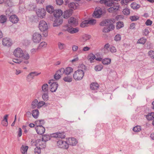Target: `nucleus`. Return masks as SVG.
Instances as JSON below:
<instances>
[{
	"mask_svg": "<svg viewBox=\"0 0 154 154\" xmlns=\"http://www.w3.org/2000/svg\"><path fill=\"white\" fill-rule=\"evenodd\" d=\"M38 28L40 30L43 32L44 36L45 37H47L48 35L47 31L48 26L46 22L44 20L40 21L39 23Z\"/></svg>",
	"mask_w": 154,
	"mask_h": 154,
	"instance_id": "obj_1",
	"label": "nucleus"
},
{
	"mask_svg": "<svg viewBox=\"0 0 154 154\" xmlns=\"http://www.w3.org/2000/svg\"><path fill=\"white\" fill-rule=\"evenodd\" d=\"M84 75V72L83 70L78 69L75 71L73 74V78L75 80H82Z\"/></svg>",
	"mask_w": 154,
	"mask_h": 154,
	"instance_id": "obj_2",
	"label": "nucleus"
},
{
	"mask_svg": "<svg viewBox=\"0 0 154 154\" xmlns=\"http://www.w3.org/2000/svg\"><path fill=\"white\" fill-rule=\"evenodd\" d=\"M42 38L41 34L39 32H35L32 35V40L34 43L38 44L40 42Z\"/></svg>",
	"mask_w": 154,
	"mask_h": 154,
	"instance_id": "obj_3",
	"label": "nucleus"
},
{
	"mask_svg": "<svg viewBox=\"0 0 154 154\" xmlns=\"http://www.w3.org/2000/svg\"><path fill=\"white\" fill-rule=\"evenodd\" d=\"M41 73V72H33L29 73L26 77V80L27 82H30L34 79L35 76H37Z\"/></svg>",
	"mask_w": 154,
	"mask_h": 154,
	"instance_id": "obj_4",
	"label": "nucleus"
},
{
	"mask_svg": "<svg viewBox=\"0 0 154 154\" xmlns=\"http://www.w3.org/2000/svg\"><path fill=\"white\" fill-rule=\"evenodd\" d=\"M57 145L60 148L64 149H67L69 147V144L67 141L60 140L57 142Z\"/></svg>",
	"mask_w": 154,
	"mask_h": 154,
	"instance_id": "obj_5",
	"label": "nucleus"
},
{
	"mask_svg": "<svg viewBox=\"0 0 154 154\" xmlns=\"http://www.w3.org/2000/svg\"><path fill=\"white\" fill-rule=\"evenodd\" d=\"M64 30L67 31L71 34H74L78 32L79 31L78 28H74L68 26H64Z\"/></svg>",
	"mask_w": 154,
	"mask_h": 154,
	"instance_id": "obj_6",
	"label": "nucleus"
},
{
	"mask_svg": "<svg viewBox=\"0 0 154 154\" xmlns=\"http://www.w3.org/2000/svg\"><path fill=\"white\" fill-rule=\"evenodd\" d=\"M35 145L42 149L45 148L46 147V142L42 139L37 140L35 141Z\"/></svg>",
	"mask_w": 154,
	"mask_h": 154,
	"instance_id": "obj_7",
	"label": "nucleus"
},
{
	"mask_svg": "<svg viewBox=\"0 0 154 154\" xmlns=\"http://www.w3.org/2000/svg\"><path fill=\"white\" fill-rule=\"evenodd\" d=\"M112 7H110L108 9L107 11L109 13H113L118 11L120 8V6L118 3H115L113 4Z\"/></svg>",
	"mask_w": 154,
	"mask_h": 154,
	"instance_id": "obj_8",
	"label": "nucleus"
},
{
	"mask_svg": "<svg viewBox=\"0 0 154 154\" xmlns=\"http://www.w3.org/2000/svg\"><path fill=\"white\" fill-rule=\"evenodd\" d=\"M23 54V52L22 50L20 48H16L13 52L14 55L17 57H22Z\"/></svg>",
	"mask_w": 154,
	"mask_h": 154,
	"instance_id": "obj_9",
	"label": "nucleus"
},
{
	"mask_svg": "<svg viewBox=\"0 0 154 154\" xmlns=\"http://www.w3.org/2000/svg\"><path fill=\"white\" fill-rule=\"evenodd\" d=\"M53 81V80H51L49 82V83L51 84L50 86V90L52 92H55L58 86L57 83L54 82Z\"/></svg>",
	"mask_w": 154,
	"mask_h": 154,
	"instance_id": "obj_10",
	"label": "nucleus"
},
{
	"mask_svg": "<svg viewBox=\"0 0 154 154\" xmlns=\"http://www.w3.org/2000/svg\"><path fill=\"white\" fill-rule=\"evenodd\" d=\"M102 14V11L101 8L97 7L95 8L93 16L95 18L100 17Z\"/></svg>",
	"mask_w": 154,
	"mask_h": 154,
	"instance_id": "obj_11",
	"label": "nucleus"
},
{
	"mask_svg": "<svg viewBox=\"0 0 154 154\" xmlns=\"http://www.w3.org/2000/svg\"><path fill=\"white\" fill-rule=\"evenodd\" d=\"M46 11L44 8L38 9L36 12L38 17L41 18H43L46 14Z\"/></svg>",
	"mask_w": 154,
	"mask_h": 154,
	"instance_id": "obj_12",
	"label": "nucleus"
},
{
	"mask_svg": "<svg viewBox=\"0 0 154 154\" xmlns=\"http://www.w3.org/2000/svg\"><path fill=\"white\" fill-rule=\"evenodd\" d=\"M35 129L37 134L40 135L43 134L45 131V128L42 125L37 126Z\"/></svg>",
	"mask_w": 154,
	"mask_h": 154,
	"instance_id": "obj_13",
	"label": "nucleus"
},
{
	"mask_svg": "<svg viewBox=\"0 0 154 154\" xmlns=\"http://www.w3.org/2000/svg\"><path fill=\"white\" fill-rule=\"evenodd\" d=\"M3 45L6 46H11L12 45L11 40L8 38H5L3 39L2 40Z\"/></svg>",
	"mask_w": 154,
	"mask_h": 154,
	"instance_id": "obj_14",
	"label": "nucleus"
},
{
	"mask_svg": "<svg viewBox=\"0 0 154 154\" xmlns=\"http://www.w3.org/2000/svg\"><path fill=\"white\" fill-rule=\"evenodd\" d=\"M47 45V43L45 42H41L39 45L37 49H32L31 50L32 52H36V51L38 49H41L43 48H45Z\"/></svg>",
	"mask_w": 154,
	"mask_h": 154,
	"instance_id": "obj_15",
	"label": "nucleus"
},
{
	"mask_svg": "<svg viewBox=\"0 0 154 154\" xmlns=\"http://www.w3.org/2000/svg\"><path fill=\"white\" fill-rule=\"evenodd\" d=\"M73 11L71 9H69L64 11L63 14V16L64 18L67 19L72 15Z\"/></svg>",
	"mask_w": 154,
	"mask_h": 154,
	"instance_id": "obj_16",
	"label": "nucleus"
},
{
	"mask_svg": "<svg viewBox=\"0 0 154 154\" xmlns=\"http://www.w3.org/2000/svg\"><path fill=\"white\" fill-rule=\"evenodd\" d=\"M100 2L101 3H104L106 6L111 7L114 4L113 0H100Z\"/></svg>",
	"mask_w": 154,
	"mask_h": 154,
	"instance_id": "obj_17",
	"label": "nucleus"
},
{
	"mask_svg": "<svg viewBox=\"0 0 154 154\" xmlns=\"http://www.w3.org/2000/svg\"><path fill=\"white\" fill-rule=\"evenodd\" d=\"M63 20L61 18H57L54 21L53 26L54 27L58 26L62 24Z\"/></svg>",
	"mask_w": 154,
	"mask_h": 154,
	"instance_id": "obj_18",
	"label": "nucleus"
},
{
	"mask_svg": "<svg viewBox=\"0 0 154 154\" xmlns=\"http://www.w3.org/2000/svg\"><path fill=\"white\" fill-rule=\"evenodd\" d=\"M51 136L55 137H59L62 139L64 138L65 137L64 133L63 132H57L51 134Z\"/></svg>",
	"mask_w": 154,
	"mask_h": 154,
	"instance_id": "obj_19",
	"label": "nucleus"
},
{
	"mask_svg": "<svg viewBox=\"0 0 154 154\" xmlns=\"http://www.w3.org/2000/svg\"><path fill=\"white\" fill-rule=\"evenodd\" d=\"M107 21V26L110 28L111 27L113 26V29L115 28V26L113 24L115 22V20L113 19H110L106 20Z\"/></svg>",
	"mask_w": 154,
	"mask_h": 154,
	"instance_id": "obj_20",
	"label": "nucleus"
},
{
	"mask_svg": "<svg viewBox=\"0 0 154 154\" xmlns=\"http://www.w3.org/2000/svg\"><path fill=\"white\" fill-rule=\"evenodd\" d=\"M23 58L24 60L23 62L26 64H27L29 63V60L30 58V56L28 53H23Z\"/></svg>",
	"mask_w": 154,
	"mask_h": 154,
	"instance_id": "obj_21",
	"label": "nucleus"
},
{
	"mask_svg": "<svg viewBox=\"0 0 154 154\" xmlns=\"http://www.w3.org/2000/svg\"><path fill=\"white\" fill-rule=\"evenodd\" d=\"M9 20L13 23H16L19 21V19L16 15H13L10 17Z\"/></svg>",
	"mask_w": 154,
	"mask_h": 154,
	"instance_id": "obj_22",
	"label": "nucleus"
},
{
	"mask_svg": "<svg viewBox=\"0 0 154 154\" xmlns=\"http://www.w3.org/2000/svg\"><path fill=\"white\" fill-rule=\"evenodd\" d=\"M53 14L56 18H60V17L63 14V11L60 9H56L54 10Z\"/></svg>",
	"mask_w": 154,
	"mask_h": 154,
	"instance_id": "obj_23",
	"label": "nucleus"
},
{
	"mask_svg": "<svg viewBox=\"0 0 154 154\" xmlns=\"http://www.w3.org/2000/svg\"><path fill=\"white\" fill-rule=\"evenodd\" d=\"M67 142L69 143V145L75 146L77 143V141L74 138H69L67 139Z\"/></svg>",
	"mask_w": 154,
	"mask_h": 154,
	"instance_id": "obj_24",
	"label": "nucleus"
},
{
	"mask_svg": "<svg viewBox=\"0 0 154 154\" xmlns=\"http://www.w3.org/2000/svg\"><path fill=\"white\" fill-rule=\"evenodd\" d=\"M91 38V36L87 34L84 35L80 38V40L82 42H85Z\"/></svg>",
	"mask_w": 154,
	"mask_h": 154,
	"instance_id": "obj_25",
	"label": "nucleus"
},
{
	"mask_svg": "<svg viewBox=\"0 0 154 154\" xmlns=\"http://www.w3.org/2000/svg\"><path fill=\"white\" fill-rule=\"evenodd\" d=\"M68 23L74 26H77L78 24L77 21L73 17H71L68 20Z\"/></svg>",
	"mask_w": 154,
	"mask_h": 154,
	"instance_id": "obj_26",
	"label": "nucleus"
},
{
	"mask_svg": "<svg viewBox=\"0 0 154 154\" xmlns=\"http://www.w3.org/2000/svg\"><path fill=\"white\" fill-rule=\"evenodd\" d=\"M68 6L69 8L74 10L77 9L79 8L78 4L76 2H71L69 4Z\"/></svg>",
	"mask_w": 154,
	"mask_h": 154,
	"instance_id": "obj_27",
	"label": "nucleus"
},
{
	"mask_svg": "<svg viewBox=\"0 0 154 154\" xmlns=\"http://www.w3.org/2000/svg\"><path fill=\"white\" fill-rule=\"evenodd\" d=\"M64 73L66 75H69L73 72V69L70 67H67L64 69Z\"/></svg>",
	"mask_w": 154,
	"mask_h": 154,
	"instance_id": "obj_28",
	"label": "nucleus"
},
{
	"mask_svg": "<svg viewBox=\"0 0 154 154\" xmlns=\"http://www.w3.org/2000/svg\"><path fill=\"white\" fill-rule=\"evenodd\" d=\"M46 9L47 11L50 14L54 13V11L53 7L51 5L47 6L46 7Z\"/></svg>",
	"mask_w": 154,
	"mask_h": 154,
	"instance_id": "obj_29",
	"label": "nucleus"
},
{
	"mask_svg": "<svg viewBox=\"0 0 154 154\" xmlns=\"http://www.w3.org/2000/svg\"><path fill=\"white\" fill-rule=\"evenodd\" d=\"M32 114L33 117L35 118L36 119L38 116L39 114V111L37 109H34L32 111Z\"/></svg>",
	"mask_w": 154,
	"mask_h": 154,
	"instance_id": "obj_30",
	"label": "nucleus"
},
{
	"mask_svg": "<svg viewBox=\"0 0 154 154\" xmlns=\"http://www.w3.org/2000/svg\"><path fill=\"white\" fill-rule=\"evenodd\" d=\"M90 87L91 90H95L98 88L99 85L96 82H93L91 84Z\"/></svg>",
	"mask_w": 154,
	"mask_h": 154,
	"instance_id": "obj_31",
	"label": "nucleus"
},
{
	"mask_svg": "<svg viewBox=\"0 0 154 154\" xmlns=\"http://www.w3.org/2000/svg\"><path fill=\"white\" fill-rule=\"evenodd\" d=\"M28 146H25L22 145L21 148V152L23 154H25L27 153Z\"/></svg>",
	"mask_w": 154,
	"mask_h": 154,
	"instance_id": "obj_32",
	"label": "nucleus"
},
{
	"mask_svg": "<svg viewBox=\"0 0 154 154\" xmlns=\"http://www.w3.org/2000/svg\"><path fill=\"white\" fill-rule=\"evenodd\" d=\"M42 91L44 93L48 92V85L47 84H44L42 86Z\"/></svg>",
	"mask_w": 154,
	"mask_h": 154,
	"instance_id": "obj_33",
	"label": "nucleus"
},
{
	"mask_svg": "<svg viewBox=\"0 0 154 154\" xmlns=\"http://www.w3.org/2000/svg\"><path fill=\"white\" fill-rule=\"evenodd\" d=\"M38 100L37 99L34 100L32 102L31 107L33 109L37 108Z\"/></svg>",
	"mask_w": 154,
	"mask_h": 154,
	"instance_id": "obj_34",
	"label": "nucleus"
},
{
	"mask_svg": "<svg viewBox=\"0 0 154 154\" xmlns=\"http://www.w3.org/2000/svg\"><path fill=\"white\" fill-rule=\"evenodd\" d=\"M111 59L109 58H106L102 60V63L104 65H108L110 63Z\"/></svg>",
	"mask_w": 154,
	"mask_h": 154,
	"instance_id": "obj_35",
	"label": "nucleus"
},
{
	"mask_svg": "<svg viewBox=\"0 0 154 154\" xmlns=\"http://www.w3.org/2000/svg\"><path fill=\"white\" fill-rule=\"evenodd\" d=\"M146 119L149 120H152L154 119V112L149 113L146 116Z\"/></svg>",
	"mask_w": 154,
	"mask_h": 154,
	"instance_id": "obj_36",
	"label": "nucleus"
},
{
	"mask_svg": "<svg viewBox=\"0 0 154 154\" xmlns=\"http://www.w3.org/2000/svg\"><path fill=\"white\" fill-rule=\"evenodd\" d=\"M63 79L65 82H71L72 80V77L69 76H65L63 78Z\"/></svg>",
	"mask_w": 154,
	"mask_h": 154,
	"instance_id": "obj_37",
	"label": "nucleus"
},
{
	"mask_svg": "<svg viewBox=\"0 0 154 154\" xmlns=\"http://www.w3.org/2000/svg\"><path fill=\"white\" fill-rule=\"evenodd\" d=\"M113 29L112 26L111 27V28L107 26V27H104L102 29V32L105 33L108 32Z\"/></svg>",
	"mask_w": 154,
	"mask_h": 154,
	"instance_id": "obj_38",
	"label": "nucleus"
},
{
	"mask_svg": "<svg viewBox=\"0 0 154 154\" xmlns=\"http://www.w3.org/2000/svg\"><path fill=\"white\" fill-rule=\"evenodd\" d=\"M131 8L133 9H137L139 8L140 6L139 5L136 3H133L131 4Z\"/></svg>",
	"mask_w": 154,
	"mask_h": 154,
	"instance_id": "obj_39",
	"label": "nucleus"
},
{
	"mask_svg": "<svg viewBox=\"0 0 154 154\" xmlns=\"http://www.w3.org/2000/svg\"><path fill=\"white\" fill-rule=\"evenodd\" d=\"M88 57L89 60H90L91 63H92L93 61L96 58L95 56L92 53L90 54L89 55Z\"/></svg>",
	"mask_w": 154,
	"mask_h": 154,
	"instance_id": "obj_40",
	"label": "nucleus"
},
{
	"mask_svg": "<svg viewBox=\"0 0 154 154\" xmlns=\"http://www.w3.org/2000/svg\"><path fill=\"white\" fill-rule=\"evenodd\" d=\"M146 41V38L143 37L139 39L138 40L137 43L143 45L145 43Z\"/></svg>",
	"mask_w": 154,
	"mask_h": 154,
	"instance_id": "obj_41",
	"label": "nucleus"
},
{
	"mask_svg": "<svg viewBox=\"0 0 154 154\" xmlns=\"http://www.w3.org/2000/svg\"><path fill=\"white\" fill-rule=\"evenodd\" d=\"M50 139V136L47 134H45L42 136V140L46 142L47 141Z\"/></svg>",
	"mask_w": 154,
	"mask_h": 154,
	"instance_id": "obj_42",
	"label": "nucleus"
},
{
	"mask_svg": "<svg viewBox=\"0 0 154 154\" xmlns=\"http://www.w3.org/2000/svg\"><path fill=\"white\" fill-rule=\"evenodd\" d=\"M42 149L39 147L38 146H36V147L34 149V152L35 154H40L41 153V149Z\"/></svg>",
	"mask_w": 154,
	"mask_h": 154,
	"instance_id": "obj_43",
	"label": "nucleus"
},
{
	"mask_svg": "<svg viewBox=\"0 0 154 154\" xmlns=\"http://www.w3.org/2000/svg\"><path fill=\"white\" fill-rule=\"evenodd\" d=\"M7 18L5 16L2 15L0 16V22L4 23L7 21Z\"/></svg>",
	"mask_w": 154,
	"mask_h": 154,
	"instance_id": "obj_44",
	"label": "nucleus"
},
{
	"mask_svg": "<svg viewBox=\"0 0 154 154\" xmlns=\"http://www.w3.org/2000/svg\"><path fill=\"white\" fill-rule=\"evenodd\" d=\"M42 98L45 101H47L48 99V92L43 93L42 95Z\"/></svg>",
	"mask_w": 154,
	"mask_h": 154,
	"instance_id": "obj_45",
	"label": "nucleus"
},
{
	"mask_svg": "<svg viewBox=\"0 0 154 154\" xmlns=\"http://www.w3.org/2000/svg\"><path fill=\"white\" fill-rule=\"evenodd\" d=\"M88 25H94L96 23V20L94 19L88 20Z\"/></svg>",
	"mask_w": 154,
	"mask_h": 154,
	"instance_id": "obj_46",
	"label": "nucleus"
},
{
	"mask_svg": "<svg viewBox=\"0 0 154 154\" xmlns=\"http://www.w3.org/2000/svg\"><path fill=\"white\" fill-rule=\"evenodd\" d=\"M58 47L60 50H62L65 47V45L64 43L59 42L58 43Z\"/></svg>",
	"mask_w": 154,
	"mask_h": 154,
	"instance_id": "obj_47",
	"label": "nucleus"
},
{
	"mask_svg": "<svg viewBox=\"0 0 154 154\" xmlns=\"http://www.w3.org/2000/svg\"><path fill=\"white\" fill-rule=\"evenodd\" d=\"M88 25V20H85L83 21L80 24V26L81 27H84Z\"/></svg>",
	"mask_w": 154,
	"mask_h": 154,
	"instance_id": "obj_48",
	"label": "nucleus"
},
{
	"mask_svg": "<svg viewBox=\"0 0 154 154\" xmlns=\"http://www.w3.org/2000/svg\"><path fill=\"white\" fill-rule=\"evenodd\" d=\"M141 127L140 126L137 125L134 127L133 128V131L135 132H139L141 131Z\"/></svg>",
	"mask_w": 154,
	"mask_h": 154,
	"instance_id": "obj_49",
	"label": "nucleus"
},
{
	"mask_svg": "<svg viewBox=\"0 0 154 154\" xmlns=\"http://www.w3.org/2000/svg\"><path fill=\"white\" fill-rule=\"evenodd\" d=\"M124 14L126 15H128L130 14V11L129 9L128 8H125L122 11Z\"/></svg>",
	"mask_w": 154,
	"mask_h": 154,
	"instance_id": "obj_50",
	"label": "nucleus"
},
{
	"mask_svg": "<svg viewBox=\"0 0 154 154\" xmlns=\"http://www.w3.org/2000/svg\"><path fill=\"white\" fill-rule=\"evenodd\" d=\"M121 39V36L119 34H117L114 38V40L116 42L119 41Z\"/></svg>",
	"mask_w": 154,
	"mask_h": 154,
	"instance_id": "obj_51",
	"label": "nucleus"
},
{
	"mask_svg": "<svg viewBox=\"0 0 154 154\" xmlns=\"http://www.w3.org/2000/svg\"><path fill=\"white\" fill-rule=\"evenodd\" d=\"M44 121L42 120H38L36 121L35 123L37 126L42 125L44 124Z\"/></svg>",
	"mask_w": 154,
	"mask_h": 154,
	"instance_id": "obj_52",
	"label": "nucleus"
},
{
	"mask_svg": "<svg viewBox=\"0 0 154 154\" xmlns=\"http://www.w3.org/2000/svg\"><path fill=\"white\" fill-rule=\"evenodd\" d=\"M109 46L110 45L108 43H107L104 45V50L105 53H106L109 52Z\"/></svg>",
	"mask_w": 154,
	"mask_h": 154,
	"instance_id": "obj_53",
	"label": "nucleus"
},
{
	"mask_svg": "<svg viewBox=\"0 0 154 154\" xmlns=\"http://www.w3.org/2000/svg\"><path fill=\"white\" fill-rule=\"evenodd\" d=\"M124 26L123 23L122 22H119L117 23L116 27L117 29H119Z\"/></svg>",
	"mask_w": 154,
	"mask_h": 154,
	"instance_id": "obj_54",
	"label": "nucleus"
},
{
	"mask_svg": "<svg viewBox=\"0 0 154 154\" xmlns=\"http://www.w3.org/2000/svg\"><path fill=\"white\" fill-rule=\"evenodd\" d=\"M103 68V66L101 65H99L96 66L95 68L94 69L96 71H100L102 70Z\"/></svg>",
	"mask_w": 154,
	"mask_h": 154,
	"instance_id": "obj_55",
	"label": "nucleus"
},
{
	"mask_svg": "<svg viewBox=\"0 0 154 154\" xmlns=\"http://www.w3.org/2000/svg\"><path fill=\"white\" fill-rule=\"evenodd\" d=\"M64 69L63 68H61L57 71V72L61 76H62L63 74L64 73Z\"/></svg>",
	"mask_w": 154,
	"mask_h": 154,
	"instance_id": "obj_56",
	"label": "nucleus"
},
{
	"mask_svg": "<svg viewBox=\"0 0 154 154\" xmlns=\"http://www.w3.org/2000/svg\"><path fill=\"white\" fill-rule=\"evenodd\" d=\"M139 18V17L138 16L136 15L131 16L130 17V19L132 21H136L138 20Z\"/></svg>",
	"mask_w": 154,
	"mask_h": 154,
	"instance_id": "obj_57",
	"label": "nucleus"
},
{
	"mask_svg": "<svg viewBox=\"0 0 154 154\" xmlns=\"http://www.w3.org/2000/svg\"><path fill=\"white\" fill-rule=\"evenodd\" d=\"M129 0H122L121 2V4L122 6H125L127 5L129 2Z\"/></svg>",
	"mask_w": 154,
	"mask_h": 154,
	"instance_id": "obj_58",
	"label": "nucleus"
},
{
	"mask_svg": "<svg viewBox=\"0 0 154 154\" xmlns=\"http://www.w3.org/2000/svg\"><path fill=\"white\" fill-rule=\"evenodd\" d=\"M45 104V103L43 101H40L38 102V108H40L42 106Z\"/></svg>",
	"mask_w": 154,
	"mask_h": 154,
	"instance_id": "obj_59",
	"label": "nucleus"
},
{
	"mask_svg": "<svg viewBox=\"0 0 154 154\" xmlns=\"http://www.w3.org/2000/svg\"><path fill=\"white\" fill-rule=\"evenodd\" d=\"M107 22L106 20L101 22L100 24V25L102 26H107Z\"/></svg>",
	"mask_w": 154,
	"mask_h": 154,
	"instance_id": "obj_60",
	"label": "nucleus"
},
{
	"mask_svg": "<svg viewBox=\"0 0 154 154\" xmlns=\"http://www.w3.org/2000/svg\"><path fill=\"white\" fill-rule=\"evenodd\" d=\"M148 55L149 56L152 58H154V51H150L148 52Z\"/></svg>",
	"mask_w": 154,
	"mask_h": 154,
	"instance_id": "obj_61",
	"label": "nucleus"
},
{
	"mask_svg": "<svg viewBox=\"0 0 154 154\" xmlns=\"http://www.w3.org/2000/svg\"><path fill=\"white\" fill-rule=\"evenodd\" d=\"M110 51L111 52L113 53L116 52L117 50L115 47L112 46L110 48Z\"/></svg>",
	"mask_w": 154,
	"mask_h": 154,
	"instance_id": "obj_62",
	"label": "nucleus"
},
{
	"mask_svg": "<svg viewBox=\"0 0 154 154\" xmlns=\"http://www.w3.org/2000/svg\"><path fill=\"white\" fill-rule=\"evenodd\" d=\"M78 48V46L76 45H73L72 46V50L74 52L77 51Z\"/></svg>",
	"mask_w": 154,
	"mask_h": 154,
	"instance_id": "obj_63",
	"label": "nucleus"
},
{
	"mask_svg": "<svg viewBox=\"0 0 154 154\" xmlns=\"http://www.w3.org/2000/svg\"><path fill=\"white\" fill-rule=\"evenodd\" d=\"M61 76L59 74H58L57 72L54 75V78L56 80H58L60 79L61 77Z\"/></svg>",
	"mask_w": 154,
	"mask_h": 154,
	"instance_id": "obj_64",
	"label": "nucleus"
}]
</instances>
